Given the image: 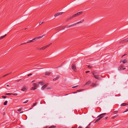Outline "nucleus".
Returning <instances> with one entry per match:
<instances>
[{
	"instance_id": "obj_38",
	"label": "nucleus",
	"mask_w": 128,
	"mask_h": 128,
	"mask_svg": "<svg viewBox=\"0 0 128 128\" xmlns=\"http://www.w3.org/2000/svg\"><path fill=\"white\" fill-rule=\"evenodd\" d=\"M2 98H6V96H2Z\"/></svg>"
},
{
	"instance_id": "obj_14",
	"label": "nucleus",
	"mask_w": 128,
	"mask_h": 128,
	"mask_svg": "<svg viewBox=\"0 0 128 128\" xmlns=\"http://www.w3.org/2000/svg\"><path fill=\"white\" fill-rule=\"evenodd\" d=\"M27 89L25 87H23L21 89V90L23 91H26Z\"/></svg>"
},
{
	"instance_id": "obj_27",
	"label": "nucleus",
	"mask_w": 128,
	"mask_h": 128,
	"mask_svg": "<svg viewBox=\"0 0 128 128\" xmlns=\"http://www.w3.org/2000/svg\"><path fill=\"white\" fill-rule=\"evenodd\" d=\"M38 39H38V37H36V38H34L32 39V40H38Z\"/></svg>"
},
{
	"instance_id": "obj_6",
	"label": "nucleus",
	"mask_w": 128,
	"mask_h": 128,
	"mask_svg": "<svg viewBox=\"0 0 128 128\" xmlns=\"http://www.w3.org/2000/svg\"><path fill=\"white\" fill-rule=\"evenodd\" d=\"M91 83V82L90 81H88L84 85V86H88Z\"/></svg>"
},
{
	"instance_id": "obj_28",
	"label": "nucleus",
	"mask_w": 128,
	"mask_h": 128,
	"mask_svg": "<svg viewBox=\"0 0 128 128\" xmlns=\"http://www.w3.org/2000/svg\"><path fill=\"white\" fill-rule=\"evenodd\" d=\"M127 41H128V40H124L121 41V42H122L121 43L123 42H127Z\"/></svg>"
},
{
	"instance_id": "obj_12",
	"label": "nucleus",
	"mask_w": 128,
	"mask_h": 128,
	"mask_svg": "<svg viewBox=\"0 0 128 128\" xmlns=\"http://www.w3.org/2000/svg\"><path fill=\"white\" fill-rule=\"evenodd\" d=\"M122 63L123 64H126V63H127V61L126 59H124L123 60H122Z\"/></svg>"
},
{
	"instance_id": "obj_9",
	"label": "nucleus",
	"mask_w": 128,
	"mask_h": 128,
	"mask_svg": "<svg viewBox=\"0 0 128 128\" xmlns=\"http://www.w3.org/2000/svg\"><path fill=\"white\" fill-rule=\"evenodd\" d=\"M33 40H32H32H28L26 42H24L23 44H21L22 45V44H26V43H30V42H33Z\"/></svg>"
},
{
	"instance_id": "obj_37",
	"label": "nucleus",
	"mask_w": 128,
	"mask_h": 128,
	"mask_svg": "<svg viewBox=\"0 0 128 128\" xmlns=\"http://www.w3.org/2000/svg\"><path fill=\"white\" fill-rule=\"evenodd\" d=\"M12 95H13L14 96H16L18 94L17 93H14V94L12 93Z\"/></svg>"
},
{
	"instance_id": "obj_26",
	"label": "nucleus",
	"mask_w": 128,
	"mask_h": 128,
	"mask_svg": "<svg viewBox=\"0 0 128 128\" xmlns=\"http://www.w3.org/2000/svg\"><path fill=\"white\" fill-rule=\"evenodd\" d=\"M8 103V101L7 100L5 101L4 104V105H6Z\"/></svg>"
},
{
	"instance_id": "obj_58",
	"label": "nucleus",
	"mask_w": 128,
	"mask_h": 128,
	"mask_svg": "<svg viewBox=\"0 0 128 128\" xmlns=\"http://www.w3.org/2000/svg\"><path fill=\"white\" fill-rule=\"evenodd\" d=\"M26 28H25V30H26Z\"/></svg>"
},
{
	"instance_id": "obj_8",
	"label": "nucleus",
	"mask_w": 128,
	"mask_h": 128,
	"mask_svg": "<svg viewBox=\"0 0 128 128\" xmlns=\"http://www.w3.org/2000/svg\"><path fill=\"white\" fill-rule=\"evenodd\" d=\"M97 84H96L92 83V84H91L90 85V86L92 87H94L96 86L97 85Z\"/></svg>"
},
{
	"instance_id": "obj_53",
	"label": "nucleus",
	"mask_w": 128,
	"mask_h": 128,
	"mask_svg": "<svg viewBox=\"0 0 128 128\" xmlns=\"http://www.w3.org/2000/svg\"><path fill=\"white\" fill-rule=\"evenodd\" d=\"M85 128H89L88 127H86Z\"/></svg>"
},
{
	"instance_id": "obj_49",
	"label": "nucleus",
	"mask_w": 128,
	"mask_h": 128,
	"mask_svg": "<svg viewBox=\"0 0 128 128\" xmlns=\"http://www.w3.org/2000/svg\"><path fill=\"white\" fill-rule=\"evenodd\" d=\"M78 128H82V127L81 126H79Z\"/></svg>"
},
{
	"instance_id": "obj_54",
	"label": "nucleus",
	"mask_w": 128,
	"mask_h": 128,
	"mask_svg": "<svg viewBox=\"0 0 128 128\" xmlns=\"http://www.w3.org/2000/svg\"><path fill=\"white\" fill-rule=\"evenodd\" d=\"M82 22H83L84 21V20H82Z\"/></svg>"
},
{
	"instance_id": "obj_11",
	"label": "nucleus",
	"mask_w": 128,
	"mask_h": 128,
	"mask_svg": "<svg viewBox=\"0 0 128 128\" xmlns=\"http://www.w3.org/2000/svg\"><path fill=\"white\" fill-rule=\"evenodd\" d=\"M123 68V66H120L118 68V70H122V68Z\"/></svg>"
},
{
	"instance_id": "obj_31",
	"label": "nucleus",
	"mask_w": 128,
	"mask_h": 128,
	"mask_svg": "<svg viewBox=\"0 0 128 128\" xmlns=\"http://www.w3.org/2000/svg\"><path fill=\"white\" fill-rule=\"evenodd\" d=\"M77 24V23H76L74 24H73L71 25V26H72L76 25Z\"/></svg>"
},
{
	"instance_id": "obj_2",
	"label": "nucleus",
	"mask_w": 128,
	"mask_h": 128,
	"mask_svg": "<svg viewBox=\"0 0 128 128\" xmlns=\"http://www.w3.org/2000/svg\"><path fill=\"white\" fill-rule=\"evenodd\" d=\"M51 44H52V43H50V44H49L48 45L46 46H44L43 47L40 48H38V50H44L47 47L49 46H50V45Z\"/></svg>"
},
{
	"instance_id": "obj_13",
	"label": "nucleus",
	"mask_w": 128,
	"mask_h": 128,
	"mask_svg": "<svg viewBox=\"0 0 128 128\" xmlns=\"http://www.w3.org/2000/svg\"><path fill=\"white\" fill-rule=\"evenodd\" d=\"M51 73L50 72H46L45 73V74L46 75L49 76L50 74Z\"/></svg>"
},
{
	"instance_id": "obj_18",
	"label": "nucleus",
	"mask_w": 128,
	"mask_h": 128,
	"mask_svg": "<svg viewBox=\"0 0 128 128\" xmlns=\"http://www.w3.org/2000/svg\"><path fill=\"white\" fill-rule=\"evenodd\" d=\"M72 16L68 18H67V19H66V22H68V20H70L72 19Z\"/></svg>"
},
{
	"instance_id": "obj_43",
	"label": "nucleus",
	"mask_w": 128,
	"mask_h": 128,
	"mask_svg": "<svg viewBox=\"0 0 128 128\" xmlns=\"http://www.w3.org/2000/svg\"><path fill=\"white\" fill-rule=\"evenodd\" d=\"M43 22H40L39 23V24L40 25H41L42 24V23Z\"/></svg>"
},
{
	"instance_id": "obj_22",
	"label": "nucleus",
	"mask_w": 128,
	"mask_h": 128,
	"mask_svg": "<svg viewBox=\"0 0 128 128\" xmlns=\"http://www.w3.org/2000/svg\"><path fill=\"white\" fill-rule=\"evenodd\" d=\"M12 93H7L4 94L5 95H8L9 96H11L12 95Z\"/></svg>"
},
{
	"instance_id": "obj_59",
	"label": "nucleus",
	"mask_w": 128,
	"mask_h": 128,
	"mask_svg": "<svg viewBox=\"0 0 128 128\" xmlns=\"http://www.w3.org/2000/svg\"><path fill=\"white\" fill-rule=\"evenodd\" d=\"M34 81H32V82H34Z\"/></svg>"
},
{
	"instance_id": "obj_41",
	"label": "nucleus",
	"mask_w": 128,
	"mask_h": 128,
	"mask_svg": "<svg viewBox=\"0 0 128 128\" xmlns=\"http://www.w3.org/2000/svg\"><path fill=\"white\" fill-rule=\"evenodd\" d=\"M78 86H73L72 87V88H74L77 87Z\"/></svg>"
},
{
	"instance_id": "obj_36",
	"label": "nucleus",
	"mask_w": 128,
	"mask_h": 128,
	"mask_svg": "<svg viewBox=\"0 0 128 128\" xmlns=\"http://www.w3.org/2000/svg\"><path fill=\"white\" fill-rule=\"evenodd\" d=\"M22 109L21 108H20L17 110V111L18 112H20L21 110Z\"/></svg>"
},
{
	"instance_id": "obj_1",
	"label": "nucleus",
	"mask_w": 128,
	"mask_h": 128,
	"mask_svg": "<svg viewBox=\"0 0 128 128\" xmlns=\"http://www.w3.org/2000/svg\"><path fill=\"white\" fill-rule=\"evenodd\" d=\"M92 74L95 78L97 80H99L100 78V76L98 75V73L95 71H93Z\"/></svg>"
},
{
	"instance_id": "obj_32",
	"label": "nucleus",
	"mask_w": 128,
	"mask_h": 128,
	"mask_svg": "<svg viewBox=\"0 0 128 128\" xmlns=\"http://www.w3.org/2000/svg\"><path fill=\"white\" fill-rule=\"evenodd\" d=\"M40 84L41 86L42 85H43V83L42 82H40L39 83Z\"/></svg>"
},
{
	"instance_id": "obj_16",
	"label": "nucleus",
	"mask_w": 128,
	"mask_h": 128,
	"mask_svg": "<svg viewBox=\"0 0 128 128\" xmlns=\"http://www.w3.org/2000/svg\"><path fill=\"white\" fill-rule=\"evenodd\" d=\"M128 104L126 103H123L120 106H125L127 105Z\"/></svg>"
},
{
	"instance_id": "obj_17",
	"label": "nucleus",
	"mask_w": 128,
	"mask_h": 128,
	"mask_svg": "<svg viewBox=\"0 0 128 128\" xmlns=\"http://www.w3.org/2000/svg\"><path fill=\"white\" fill-rule=\"evenodd\" d=\"M59 76H57L56 78H54L53 79V81H55L57 80L59 78Z\"/></svg>"
},
{
	"instance_id": "obj_19",
	"label": "nucleus",
	"mask_w": 128,
	"mask_h": 128,
	"mask_svg": "<svg viewBox=\"0 0 128 128\" xmlns=\"http://www.w3.org/2000/svg\"><path fill=\"white\" fill-rule=\"evenodd\" d=\"M82 13V12L81 11L80 12H78L76 14L78 16L80 15V14H81Z\"/></svg>"
},
{
	"instance_id": "obj_57",
	"label": "nucleus",
	"mask_w": 128,
	"mask_h": 128,
	"mask_svg": "<svg viewBox=\"0 0 128 128\" xmlns=\"http://www.w3.org/2000/svg\"><path fill=\"white\" fill-rule=\"evenodd\" d=\"M90 125V123L88 125Z\"/></svg>"
},
{
	"instance_id": "obj_23",
	"label": "nucleus",
	"mask_w": 128,
	"mask_h": 128,
	"mask_svg": "<svg viewBox=\"0 0 128 128\" xmlns=\"http://www.w3.org/2000/svg\"><path fill=\"white\" fill-rule=\"evenodd\" d=\"M56 126L54 125H53L50 126L48 128H56Z\"/></svg>"
},
{
	"instance_id": "obj_48",
	"label": "nucleus",
	"mask_w": 128,
	"mask_h": 128,
	"mask_svg": "<svg viewBox=\"0 0 128 128\" xmlns=\"http://www.w3.org/2000/svg\"><path fill=\"white\" fill-rule=\"evenodd\" d=\"M88 67L89 68H90L91 67V66L90 65H89L88 66Z\"/></svg>"
},
{
	"instance_id": "obj_44",
	"label": "nucleus",
	"mask_w": 128,
	"mask_h": 128,
	"mask_svg": "<svg viewBox=\"0 0 128 128\" xmlns=\"http://www.w3.org/2000/svg\"><path fill=\"white\" fill-rule=\"evenodd\" d=\"M32 75V74H28V75L27 76H30L31 75Z\"/></svg>"
},
{
	"instance_id": "obj_47",
	"label": "nucleus",
	"mask_w": 128,
	"mask_h": 128,
	"mask_svg": "<svg viewBox=\"0 0 128 128\" xmlns=\"http://www.w3.org/2000/svg\"><path fill=\"white\" fill-rule=\"evenodd\" d=\"M126 69V68H122V70H124L125 69Z\"/></svg>"
},
{
	"instance_id": "obj_42",
	"label": "nucleus",
	"mask_w": 128,
	"mask_h": 128,
	"mask_svg": "<svg viewBox=\"0 0 128 128\" xmlns=\"http://www.w3.org/2000/svg\"><path fill=\"white\" fill-rule=\"evenodd\" d=\"M90 72V71H86V73H87H87H88L89 72Z\"/></svg>"
},
{
	"instance_id": "obj_25",
	"label": "nucleus",
	"mask_w": 128,
	"mask_h": 128,
	"mask_svg": "<svg viewBox=\"0 0 128 128\" xmlns=\"http://www.w3.org/2000/svg\"><path fill=\"white\" fill-rule=\"evenodd\" d=\"M36 87H32L31 90H35L36 89Z\"/></svg>"
},
{
	"instance_id": "obj_20",
	"label": "nucleus",
	"mask_w": 128,
	"mask_h": 128,
	"mask_svg": "<svg viewBox=\"0 0 128 128\" xmlns=\"http://www.w3.org/2000/svg\"><path fill=\"white\" fill-rule=\"evenodd\" d=\"M6 35V34H5L3 36H1L0 37V40L1 39H2L4 38V37H5Z\"/></svg>"
},
{
	"instance_id": "obj_10",
	"label": "nucleus",
	"mask_w": 128,
	"mask_h": 128,
	"mask_svg": "<svg viewBox=\"0 0 128 128\" xmlns=\"http://www.w3.org/2000/svg\"><path fill=\"white\" fill-rule=\"evenodd\" d=\"M47 85L46 84H45L44 86H43L41 88V89L42 90H44L46 87Z\"/></svg>"
},
{
	"instance_id": "obj_33",
	"label": "nucleus",
	"mask_w": 128,
	"mask_h": 128,
	"mask_svg": "<svg viewBox=\"0 0 128 128\" xmlns=\"http://www.w3.org/2000/svg\"><path fill=\"white\" fill-rule=\"evenodd\" d=\"M37 104L36 102H35V103H34L33 105L32 106H35Z\"/></svg>"
},
{
	"instance_id": "obj_35",
	"label": "nucleus",
	"mask_w": 128,
	"mask_h": 128,
	"mask_svg": "<svg viewBox=\"0 0 128 128\" xmlns=\"http://www.w3.org/2000/svg\"><path fill=\"white\" fill-rule=\"evenodd\" d=\"M44 35L42 36H38V39H40V38H42V37L44 36Z\"/></svg>"
},
{
	"instance_id": "obj_51",
	"label": "nucleus",
	"mask_w": 128,
	"mask_h": 128,
	"mask_svg": "<svg viewBox=\"0 0 128 128\" xmlns=\"http://www.w3.org/2000/svg\"><path fill=\"white\" fill-rule=\"evenodd\" d=\"M108 118V117H106V119H106H106H107Z\"/></svg>"
},
{
	"instance_id": "obj_52",
	"label": "nucleus",
	"mask_w": 128,
	"mask_h": 128,
	"mask_svg": "<svg viewBox=\"0 0 128 128\" xmlns=\"http://www.w3.org/2000/svg\"><path fill=\"white\" fill-rule=\"evenodd\" d=\"M6 86H9V85L8 84L6 85Z\"/></svg>"
},
{
	"instance_id": "obj_3",
	"label": "nucleus",
	"mask_w": 128,
	"mask_h": 128,
	"mask_svg": "<svg viewBox=\"0 0 128 128\" xmlns=\"http://www.w3.org/2000/svg\"><path fill=\"white\" fill-rule=\"evenodd\" d=\"M71 27V25H66L65 26V27H59L56 28V29L57 30H62L64 29L65 27L66 28H70Z\"/></svg>"
},
{
	"instance_id": "obj_29",
	"label": "nucleus",
	"mask_w": 128,
	"mask_h": 128,
	"mask_svg": "<svg viewBox=\"0 0 128 128\" xmlns=\"http://www.w3.org/2000/svg\"><path fill=\"white\" fill-rule=\"evenodd\" d=\"M83 89H80V90H77V92H81L82 91H83Z\"/></svg>"
},
{
	"instance_id": "obj_39",
	"label": "nucleus",
	"mask_w": 128,
	"mask_h": 128,
	"mask_svg": "<svg viewBox=\"0 0 128 128\" xmlns=\"http://www.w3.org/2000/svg\"><path fill=\"white\" fill-rule=\"evenodd\" d=\"M117 117V116H114L113 117H112V119H114V118H115L116 117Z\"/></svg>"
},
{
	"instance_id": "obj_4",
	"label": "nucleus",
	"mask_w": 128,
	"mask_h": 128,
	"mask_svg": "<svg viewBox=\"0 0 128 128\" xmlns=\"http://www.w3.org/2000/svg\"><path fill=\"white\" fill-rule=\"evenodd\" d=\"M72 69L74 72L76 71V65L74 63H73L72 65Z\"/></svg>"
},
{
	"instance_id": "obj_40",
	"label": "nucleus",
	"mask_w": 128,
	"mask_h": 128,
	"mask_svg": "<svg viewBox=\"0 0 128 128\" xmlns=\"http://www.w3.org/2000/svg\"><path fill=\"white\" fill-rule=\"evenodd\" d=\"M127 55V54H124L122 56V58L123 56H126V55Z\"/></svg>"
},
{
	"instance_id": "obj_55",
	"label": "nucleus",
	"mask_w": 128,
	"mask_h": 128,
	"mask_svg": "<svg viewBox=\"0 0 128 128\" xmlns=\"http://www.w3.org/2000/svg\"><path fill=\"white\" fill-rule=\"evenodd\" d=\"M77 92H74V94H75V93H76Z\"/></svg>"
},
{
	"instance_id": "obj_7",
	"label": "nucleus",
	"mask_w": 128,
	"mask_h": 128,
	"mask_svg": "<svg viewBox=\"0 0 128 128\" xmlns=\"http://www.w3.org/2000/svg\"><path fill=\"white\" fill-rule=\"evenodd\" d=\"M64 12H60L57 13L56 14H55L54 16H58L61 15L63 13H64Z\"/></svg>"
},
{
	"instance_id": "obj_15",
	"label": "nucleus",
	"mask_w": 128,
	"mask_h": 128,
	"mask_svg": "<svg viewBox=\"0 0 128 128\" xmlns=\"http://www.w3.org/2000/svg\"><path fill=\"white\" fill-rule=\"evenodd\" d=\"M32 85L33 86H34V87H36L38 86V84H36L35 83H33L32 84Z\"/></svg>"
},
{
	"instance_id": "obj_5",
	"label": "nucleus",
	"mask_w": 128,
	"mask_h": 128,
	"mask_svg": "<svg viewBox=\"0 0 128 128\" xmlns=\"http://www.w3.org/2000/svg\"><path fill=\"white\" fill-rule=\"evenodd\" d=\"M106 113H104L103 114H100L98 116L100 117V118L101 119L102 118H103L104 117V115H106Z\"/></svg>"
},
{
	"instance_id": "obj_56",
	"label": "nucleus",
	"mask_w": 128,
	"mask_h": 128,
	"mask_svg": "<svg viewBox=\"0 0 128 128\" xmlns=\"http://www.w3.org/2000/svg\"><path fill=\"white\" fill-rule=\"evenodd\" d=\"M72 128H76L75 127H72Z\"/></svg>"
},
{
	"instance_id": "obj_45",
	"label": "nucleus",
	"mask_w": 128,
	"mask_h": 128,
	"mask_svg": "<svg viewBox=\"0 0 128 128\" xmlns=\"http://www.w3.org/2000/svg\"><path fill=\"white\" fill-rule=\"evenodd\" d=\"M82 22H81V21H80V22H78L77 23V24H79L80 23H81Z\"/></svg>"
},
{
	"instance_id": "obj_30",
	"label": "nucleus",
	"mask_w": 128,
	"mask_h": 128,
	"mask_svg": "<svg viewBox=\"0 0 128 128\" xmlns=\"http://www.w3.org/2000/svg\"><path fill=\"white\" fill-rule=\"evenodd\" d=\"M11 74V73H9V74H7L4 75V76H2V77H5V76H8V75L9 74Z\"/></svg>"
},
{
	"instance_id": "obj_34",
	"label": "nucleus",
	"mask_w": 128,
	"mask_h": 128,
	"mask_svg": "<svg viewBox=\"0 0 128 128\" xmlns=\"http://www.w3.org/2000/svg\"><path fill=\"white\" fill-rule=\"evenodd\" d=\"M28 101V100H26V101H25V102H23V104L26 103H27Z\"/></svg>"
},
{
	"instance_id": "obj_24",
	"label": "nucleus",
	"mask_w": 128,
	"mask_h": 128,
	"mask_svg": "<svg viewBox=\"0 0 128 128\" xmlns=\"http://www.w3.org/2000/svg\"><path fill=\"white\" fill-rule=\"evenodd\" d=\"M78 16L76 14H74L72 16V18L74 17H76L77 16Z\"/></svg>"
},
{
	"instance_id": "obj_46",
	"label": "nucleus",
	"mask_w": 128,
	"mask_h": 128,
	"mask_svg": "<svg viewBox=\"0 0 128 128\" xmlns=\"http://www.w3.org/2000/svg\"><path fill=\"white\" fill-rule=\"evenodd\" d=\"M117 111H115L113 112L115 113L116 114L117 113Z\"/></svg>"
},
{
	"instance_id": "obj_21",
	"label": "nucleus",
	"mask_w": 128,
	"mask_h": 128,
	"mask_svg": "<svg viewBox=\"0 0 128 128\" xmlns=\"http://www.w3.org/2000/svg\"><path fill=\"white\" fill-rule=\"evenodd\" d=\"M101 119L100 118H98V119H97L95 121L94 123H95L96 122H98V121L100 120Z\"/></svg>"
},
{
	"instance_id": "obj_50",
	"label": "nucleus",
	"mask_w": 128,
	"mask_h": 128,
	"mask_svg": "<svg viewBox=\"0 0 128 128\" xmlns=\"http://www.w3.org/2000/svg\"><path fill=\"white\" fill-rule=\"evenodd\" d=\"M23 112V111H22L21 112H20V113H22Z\"/></svg>"
}]
</instances>
